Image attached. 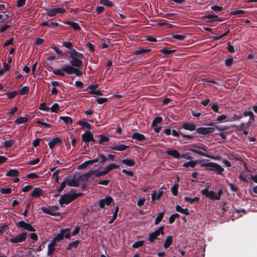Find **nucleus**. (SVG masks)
<instances>
[{"label":"nucleus","mask_w":257,"mask_h":257,"mask_svg":"<svg viewBox=\"0 0 257 257\" xmlns=\"http://www.w3.org/2000/svg\"><path fill=\"white\" fill-rule=\"evenodd\" d=\"M100 3L108 7H112L113 6L112 2L109 0H100Z\"/></svg>","instance_id":"43"},{"label":"nucleus","mask_w":257,"mask_h":257,"mask_svg":"<svg viewBox=\"0 0 257 257\" xmlns=\"http://www.w3.org/2000/svg\"><path fill=\"white\" fill-rule=\"evenodd\" d=\"M63 141L61 138L58 137H53L52 140L49 142L48 145L51 149H53L55 145L59 144H62Z\"/></svg>","instance_id":"13"},{"label":"nucleus","mask_w":257,"mask_h":257,"mask_svg":"<svg viewBox=\"0 0 257 257\" xmlns=\"http://www.w3.org/2000/svg\"><path fill=\"white\" fill-rule=\"evenodd\" d=\"M245 124L244 123H241L238 125H233V127H235L237 131H241L245 128Z\"/></svg>","instance_id":"52"},{"label":"nucleus","mask_w":257,"mask_h":257,"mask_svg":"<svg viewBox=\"0 0 257 257\" xmlns=\"http://www.w3.org/2000/svg\"><path fill=\"white\" fill-rule=\"evenodd\" d=\"M165 228L164 225H162L159 228L154 232H150L148 238V240L150 242H154V241L157 239V237L160 234L164 235L165 232L164 229Z\"/></svg>","instance_id":"8"},{"label":"nucleus","mask_w":257,"mask_h":257,"mask_svg":"<svg viewBox=\"0 0 257 257\" xmlns=\"http://www.w3.org/2000/svg\"><path fill=\"white\" fill-rule=\"evenodd\" d=\"M119 166L117 165H115L114 164H111L109 165H108L107 166H106L104 169L106 171V172L107 173V174H108L109 173V172L110 171H111V170L113 169H118L119 168Z\"/></svg>","instance_id":"36"},{"label":"nucleus","mask_w":257,"mask_h":257,"mask_svg":"<svg viewBox=\"0 0 257 257\" xmlns=\"http://www.w3.org/2000/svg\"><path fill=\"white\" fill-rule=\"evenodd\" d=\"M78 124L82 126L85 127L88 129H91V126L88 122L83 121V120H79L78 122Z\"/></svg>","instance_id":"40"},{"label":"nucleus","mask_w":257,"mask_h":257,"mask_svg":"<svg viewBox=\"0 0 257 257\" xmlns=\"http://www.w3.org/2000/svg\"><path fill=\"white\" fill-rule=\"evenodd\" d=\"M175 50H170L168 48H164L163 49L160 50V52L166 55H168L175 52Z\"/></svg>","instance_id":"37"},{"label":"nucleus","mask_w":257,"mask_h":257,"mask_svg":"<svg viewBox=\"0 0 257 257\" xmlns=\"http://www.w3.org/2000/svg\"><path fill=\"white\" fill-rule=\"evenodd\" d=\"M93 134L90 131H86L82 135V140L86 145L89 144Z\"/></svg>","instance_id":"16"},{"label":"nucleus","mask_w":257,"mask_h":257,"mask_svg":"<svg viewBox=\"0 0 257 257\" xmlns=\"http://www.w3.org/2000/svg\"><path fill=\"white\" fill-rule=\"evenodd\" d=\"M80 241L78 239L74 241L70 242L68 246L66 247V250H70L72 248H77L78 244H79Z\"/></svg>","instance_id":"26"},{"label":"nucleus","mask_w":257,"mask_h":257,"mask_svg":"<svg viewBox=\"0 0 257 257\" xmlns=\"http://www.w3.org/2000/svg\"><path fill=\"white\" fill-rule=\"evenodd\" d=\"M82 193H72L70 192L69 193H66L62 195L59 200V203L63 206L64 204H68L73 200L82 195Z\"/></svg>","instance_id":"5"},{"label":"nucleus","mask_w":257,"mask_h":257,"mask_svg":"<svg viewBox=\"0 0 257 257\" xmlns=\"http://www.w3.org/2000/svg\"><path fill=\"white\" fill-rule=\"evenodd\" d=\"M162 121V117L161 116H157L154 118L151 123V126L155 127L158 124L161 123Z\"/></svg>","instance_id":"34"},{"label":"nucleus","mask_w":257,"mask_h":257,"mask_svg":"<svg viewBox=\"0 0 257 257\" xmlns=\"http://www.w3.org/2000/svg\"><path fill=\"white\" fill-rule=\"evenodd\" d=\"M19 172L16 169H11L6 174L7 176L16 177L19 176Z\"/></svg>","instance_id":"30"},{"label":"nucleus","mask_w":257,"mask_h":257,"mask_svg":"<svg viewBox=\"0 0 257 257\" xmlns=\"http://www.w3.org/2000/svg\"><path fill=\"white\" fill-rule=\"evenodd\" d=\"M173 243V236L168 235L166 237L163 243V247L165 249H167Z\"/></svg>","instance_id":"22"},{"label":"nucleus","mask_w":257,"mask_h":257,"mask_svg":"<svg viewBox=\"0 0 257 257\" xmlns=\"http://www.w3.org/2000/svg\"><path fill=\"white\" fill-rule=\"evenodd\" d=\"M30 116L26 115V117L20 116L18 117L15 121V124H19L21 123H26L29 120Z\"/></svg>","instance_id":"24"},{"label":"nucleus","mask_w":257,"mask_h":257,"mask_svg":"<svg viewBox=\"0 0 257 257\" xmlns=\"http://www.w3.org/2000/svg\"><path fill=\"white\" fill-rule=\"evenodd\" d=\"M132 138L140 142H143L146 140V138L144 135L137 132L133 134Z\"/></svg>","instance_id":"23"},{"label":"nucleus","mask_w":257,"mask_h":257,"mask_svg":"<svg viewBox=\"0 0 257 257\" xmlns=\"http://www.w3.org/2000/svg\"><path fill=\"white\" fill-rule=\"evenodd\" d=\"M165 213V211L164 210L163 211L160 212L159 213L157 217L156 218L154 222L155 225H158L162 220L163 218L164 217V214Z\"/></svg>","instance_id":"33"},{"label":"nucleus","mask_w":257,"mask_h":257,"mask_svg":"<svg viewBox=\"0 0 257 257\" xmlns=\"http://www.w3.org/2000/svg\"><path fill=\"white\" fill-rule=\"evenodd\" d=\"M64 237L67 239L70 238V228H61L59 232L53 238L51 242L49 244L55 246L56 244L62 240Z\"/></svg>","instance_id":"4"},{"label":"nucleus","mask_w":257,"mask_h":257,"mask_svg":"<svg viewBox=\"0 0 257 257\" xmlns=\"http://www.w3.org/2000/svg\"><path fill=\"white\" fill-rule=\"evenodd\" d=\"M182 128L187 131H193L196 130V125L194 123L186 122L183 123L181 126L179 127L178 130H181Z\"/></svg>","instance_id":"15"},{"label":"nucleus","mask_w":257,"mask_h":257,"mask_svg":"<svg viewBox=\"0 0 257 257\" xmlns=\"http://www.w3.org/2000/svg\"><path fill=\"white\" fill-rule=\"evenodd\" d=\"M245 13V12L241 10L235 9L234 11H231L230 12V14L231 15H240L243 14Z\"/></svg>","instance_id":"56"},{"label":"nucleus","mask_w":257,"mask_h":257,"mask_svg":"<svg viewBox=\"0 0 257 257\" xmlns=\"http://www.w3.org/2000/svg\"><path fill=\"white\" fill-rule=\"evenodd\" d=\"M59 209V207L56 205L50 207V212L52 213V214L51 215L54 216H59L60 215V213L59 212H55L56 211L58 210Z\"/></svg>","instance_id":"32"},{"label":"nucleus","mask_w":257,"mask_h":257,"mask_svg":"<svg viewBox=\"0 0 257 257\" xmlns=\"http://www.w3.org/2000/svg\"><path fill=\"white\" fill-rule=\"evenodd\" d=\"M166 153L175 159H179L181 158V154L176 150L168 148L166 150Z\"/></svg>","instance_id":"14"},{"label":"nucleus","mask_w":257,"mask_h":257,"mask_svg":"<svg viewBox=\"0 0 257 257\" xmlns=\"http://www.w3.org/2000/svg\"><path fill=\"white\" fill-rule=\"evenodd\" d=\"M27 177L29 179H35L39 177V175L35 173H31L27 175Z\"/></svg>","instance_id":"59"},{"label":"nucleus","mask_w":257,"mask_h":257,"mask_svg":"<svg viewBox=\"0 0 257 257\" xmlns=\"http://www.w3.org/2000/svg\"><path fill=\"white\" fill-rule=\"evenodd\" d=\"M151 50V49L144 47H140L138 50L134 51L132 54L134 55H138L140 54L148 53L150 52Z\"/></svg>","instance_id":"21"},{"label":"nucleus","mask_w":257,"mask_h":257,"mask_svg":"<svg viewBox=\"0 0 257 257\" xmlns=\"http://www.w3.org/2000/svg\"><path fill=\"white\" fill-rule=\"evenodd\" d=\"M175 209L177 212H180L181 213H183V214L187 215H188L190 214L189 212V210L187 208H185V209L182 208L180 206H179L178 205H177L176 206Z\"/></svg>","instance_id":"27"},{"label":"nucleus","mask_w":257,"mask_h":257,"mask_svg":"<svg viewBox=\"0 0 257 257\" xmlns=\"http://www.w3.org/2000/svg\"><path fill=\"white\" fill-rule=\"evenodd\" d=\"M163 194V191L162 190H159L158 193L156 191L154 190L152 193V202H154L156 200H159Z\"/></svg>","instance_id":"17"},{"label":"nucleus","mask_w":257,"mask_h":257,"mask_svg":"<svg viewBox=\"0 0 257 257\" xmlns=\"http://www.w3.org/2000/svg\"><path fill=\"white\" fill-rule=\"evenodd\" d=\"M201 193L207 198L213 200H218L220 199L221 196L222 194L221 189H219L217 194H216L213 191H209L208 189L205 188L201 191Z\"/></svg>","instance_id":"6"},{"label":"nucleus","mask_w":257,"mask_h":257,"mask_svg":"<svg viewBox=\"0 0 257 257\" xmlns=\"http://www.w3.org/2000/svg\"><path fill=\"white\" fill-rule=\"evenodd\" d=\"M30 238L32 240V242H34L37 241L38 239V235L35 233H31L29 234Z\"/></svg>","instance_id":"62"},{"label":"nucleus","mask_w":257,"mask_h":257,"mask_svg":"<svg viewBox=\"0 0 257 257\" xmlns=\"http://www.w3.org/2000/svg\"><path fill=\"white\" fill-rule=\"evenodd\" d=\"M12 192V189L10 188H2L0 189V192L2 194H10Z\"/></svg>","instance_id":"58"},{"label":"nucleus","mask_w":257,"mask_h":257,"mask_svg":"<svg viewBox=\"0 0 257 257\" xmlns=\"http://www.w3.org/2000/svg\"><path fill=\"white\" fill-rule=\"evenodd\" d=\"M188 150L202 156L212 158V156L208 154L209 151L208 148L203 144H193L190 146Z\"/></svg>","instance_id":"3"},{"label":"nucleus","mask_w":257,"mask_h":257,"mask_svg":"<svg viewBox=\"0 0 257 257\" xmlns=\"http://www.w3.org/2000/svg\"><path fill=\"white\" fill-rule=\"evenodd\" d=\"M65 24L71 26L75 31L80 30L81 29V28L78 24L76 22L67 21L65 23Z\"/></svg>","instance_id":"31"},{"label":"nucleus","mask_w":257,"mask_h":257,"mask_svg":"<svg viewBox=\"0 0 257 257\" xmlns=\"http://www.w3.org/2000/svg\"><path fill=\"white\" fill-rule=\"evenodd\" d=\"M66 12L65 9L62 8H58L48 9L46 12V15L48 17H54L58 14H64Z\"/></svg>","instance_id":"10"},{"label":"nucleus","mask_w":257,"mask_h":257,"mask_svg":"<svg viewBox=\"0 0 257 257\" xmlns=\"http://www.w3.org/2000/svg\"><path fill=\"white\" fill-rule=\"evenodd\" d=\"M233 63V59L232 57L227 58L225 61L226 66L229 67L232 66Z\"/></svg>","instance_id":"50"},{"label":"nucleus","mask_w":257,"mask_h":257,"mask_svg":"<svg viewBox=\"0 0 257 257\" xmlns=\"http://www.w3.org/2000/svg\"><path fill=\"white\" fill-rule=\"evenodd\" d=\"M227 185L229 186L230 189L234 192L238 191L239 188L235 184L227 182Z\"/></svg>","instance_id":"42"},{"label":"nucleus","mask_w":257,"mask_h":257,"mask_svg":"<svg viewBox=\"0 0 257 257\" xmlns=\"http://www.w3.org/2000/svg\"><path fill=\"white\" fill-rule=\"evenodd\" d=\"M96 173V171L95 170H90L89 171H88L87 173H85V174H84L85 175V176H86V177L87 178V179L88 180V179L92 176V175H95V174Z\"/></svg>","instance_id":"64"},{"label":"nucleus","mask_w":257,"mask_h":257,"mask_svg":"<svg viewBox=\"0 0 257 257\" xmlns=\"http://www.w3.org/2000/svg\"><path fill=\"white\" fill-rule=\"evenodd\" d=\"M18 94V92L16 91H13L11 92H8L5 94V95H7V96L8 97L9 99H13L14 98L17 94Z\"/></svg>","instance_id":"48"},{"label":"nucleus","mask_w":257,"mask_h":257,"mask_svg":"<svg viewBox=\"0 0 257 257\" xmlns=\"http://www.w3.org/2000/svg\"><path fill=\"white\" fill-rule=\"evenodd\" d=\"M15 142V141L12 140H6L4 142V147L6 148H10L14 144Z\"/></svg>","instance_id":"45"},{"label":"nucleus","mask_w":257,"mask_h":257,"mask_svg":"<svg viewBox=\"0 0 257 257\" xmlns=\"http://www.w3.org/2000/svg\"><path fill=\"white\" fill-rule=\"evenodd\" d=\"M98 137L99 138L98 142L99 144H103L104 142H107L109 140V137L104 134L99 135Z\"/></svg>","instance_id":"29"},{"label":"nucleus","mask_w":257,"mask_h":257,"mask_svg":"<svg viewBox=\"0 0 257 257\" xmlns=\"http://www.w3.org/2000/svg\"><path fill=\"white\" fill-rule=\"evenodd\" d=\"M30 195L33 198H39L44 196V192L40 187H36L31 193Z\"/></svg>","instance_id":"12"},{"label":"nucleus","mask_w":257,"mask_h":257,"mask_svg":"<svg viewBox=\"0 0 257 257\" xmlns=\"http://www.w3.org/2000/svg\"><path fill=\"white\" fill-rule=\"evenodd\" d=\"M60 119L63 120L66 124H71L73 120L71 117L69 116H62L59 117Z\"/></svg>","instance_id":"35"},{"label":"nucleus","mask_w":257,"mask_h":257,"mask_svg":"<svg viewBox=\"0 0 257 257\" xmlns=\"http://www.w3.org/2000/svg\"><path fill=\"white\" fill-rule=\"evenodd\" d=\"M39 109L46 111H49L50 110V107H46V103L45 102H43L40 104L39 106Z\"/></svg>","instance_id":"60"},{"label":"nucleus","mask_w":257,"mask_h":257,"mask_svg":"<svg viewBox=\"0 0 257 257\" xmlns=\"http://www.w3.org/2000/svg\"><path fill=\"white\" fill-rule=\"evenodd\" d=\"M113 202V198L109 195L106 196L105 198L99 200L98 203H94L93 205L91 206V208H92L93 207H97L99 205V208L101 209H103L105 207V206H108L110 204Z\"/></svg>","instance_id":"7"},{"label":"nucleus","mask_w":257,"mask_h":257,"mask_svg":"<svg viewBox=\"0 0 257 257\" xmlns=\"http://www.w3.org/2000/svg\"><path fill=\"white\" fill-rule=\"evenodd\" d=\"M67 184V182L65 180H64L60 184L59 187L57 189V191L59 193H60L62 191V190L64 189L66 186V184Z\"/></svg>","instance_id":"54"},{"label":"nucleus","mask_w":257,"mask_h":257,"mask_svg":"<svg viewBox=\"0 0 257 257\" xmlns=\"http://www.w3.org/2000/svg\"><path fill=\"white\" fill-rule=\"evenodd\" d=\"M67 184L69 186L78 187L79 185L78 178L76 179L75 177H73L71 179H67Z\"/></svg>","instance_id":"20"},{"label":"nucleus","mask_w":257,"mask_h":257,"mask_svg":"<svg viewBox=\"0 0 257 257\" xmlns=\"http://www.w3.org/2000/svg\"><path fill=\"white\" fill-rule=\"evenodd\" d=\"M100 159L99 164L103 165L107 161V157L103 154H98Z\"/></svg>","instance_id":"41"},{"label":"nucleus","mask_w":257,"mask_h":257,"mask_svg":"<svg viewBox=\"0 0 257 257\" xmlns=\"http://www.w3.org/2000/svg\"><path fill=\"white\" fill-rule=\"evenodd\" d=\"M68 53L70 56V65H66L61 67V69H55L53 67H50V70L48 69L49 71H52L54 74L60 76H64V73L69 75L75 74L78 77L81 76L83 73L82 71L80 70L79 68H81L83 65L82 59L84 57L83 54L76 51L75 50H69Z\"/></svg>","instance_id":"1"},{"label":"nucleus","mask_w":257,"mask_h":257,"mask_svg":"<svg viewBox=\"0 0 257 257\" xmlns=\"http://www.w3.org/2000/svg\"><path fill=\"white\" fill-rule=\"evenodd\" d=\"M144 240H139L136 241L133 244L132 247L134 248H138L141 246H142L144 245Z\"/></svg>","instance_id":"44"},{"label":"nucleus","mask_w":257,"mask_h":257,"mask_svg":"<svg viewBox=\"0 0 257 257\" xmlns=\"http://www.w3.org/2000/svg\"><path fill=\"white\" fill-rule=\"evenodd\" d=\"M122 163L129 167H133L135 165V162L131 159H125L121 161Z\"/></svg>","instance_id":"28"},{"label":"nucleus","mask_w":257,"mask_h":257,"mask_svg":"<svg viewBox=\"0 0 257 257\" xmlns=\"http://www.w3.org/2000/svg\"><path fill=\"white\" fill-rule=\"evenodd\" d=\"M211 9L216 12H221L224 10L223 7H219L217 5H214L211 6Z\"/></svg>","instance_id":"57"},{"label":"nucleus","mask_w":257,"mask_h":257,"mask_svg":"<svg viewBox=\"0 0 257 257\" xmlns=\"http://www.w3.org/2000/svg\"><path fill=\"white\" fill-rule=\"evenodd\" d=\"M109 148L111 150H115V151H123L129 148L128 146H126L125 145L123 144H118L114 145L113 146H110Z\"/></svg>","instance_id":"19"},{"label":"nucleus","mask_w":257,"mask_h":257,"mask_svg":"<svg viewBox=\"0 0 257 257\" xmlns=\"http://www.w3.org/2000/svg\"><path fill=\"white\" fill-rule=\"evenodd\" d=\"M59 109V105L57 103H55L54 104H53V105L51 106V107L50 108V109H51V110L52 112H54L55 113L58 112Z\"/></svg>","instance_id":"49"},{"label":"nucleus","mask_w":257,"mask_h":257,"mask_svg":"<svg viewBox=\"0 0 257 257\" xmlns=\"http://www.w3.org/2000/svg\"><path fill=\"white\" fill-rule=\"evenodd\" d=\"M28 234L26 232H23V233L16 235L15 237H13L10 238V242L13 243H18L22 242L26 240Z\"/></svg>","instance_id":"9"},{"label":"nucleus","mask_w":257,"mask_h":257,"mask_svg":"<svg viewBox=\"0 0 257 257\" xmlns=\"http://www.w3.org/2000/svg\"><path fill=\"white\" fill-rule=\"evenodd\" d=\"M172 37L178 40L183 41L185 39L186 36L185 35L175 34L172 35Z\"/></svg>","instance_id":"47"},{"label":"nucleus","mask_w":257,"mask_h":257,"mask_svg":"<svg viewBox=\"0 0 257 257\" xmlns=\"http://www.w3.org/2000/svg\"><path fill=\"white\" fill-rule=\"evenodd\" d=\"M200 198L198 197H195L193 198H190L187 196H185L184 197V201L186 202H188L191 204H193L194 203H198L199 201Z\"/></svg>","instance_id":"25"},{"label":"nucleus","mask_w":257,"mask_h":257,"mask_svg":"<svg viewBox=\"0 0 257 257\" xmlns=\"http://www.w3.org/2000/svg\"><path fill=\"white\" fill-rule=\"evenodd\" d=\"M62 44L64 47L69 49V50H74L72 48L73 44L70 42H63Z\"/></svg>","instance_id":"53"},{"label":"nucleus","mask_w":257,"mask_h":257,"mask_svg":"<svg viewBox=\"0 0 257 257\" xmlns=\"http://www.w3.org/2000/svg\"><path fill=\"white\" fill-rule=\"evenodd\" d=\"M197 164H200V166L202 167H205V170L206 171H214L217 174L223 176V172L224 170V168L218 164L214 162L204 163L202 160H197L195 161L192 160L185 163L183 165V166L186 168H188L189 167L194 168Z\"/></svg>","instance_id":"2"},{"label":"nucleus","mask_w":257,"mask_h":257,"mask_svg":"<svg viewBox=\"0 0 257 257\" xmlns=\"http://www.w3.org/2000/svg\"><path fill=\"white\" fill-rule=\"evenodd\" d=\"M60 171L59 170H57L56 171H55L52 175V178L54 179V181L58 183V181L59 179V176L58 174L60 173Z\"/></svg>","instance_id":"46"},{"label":"nucleus","mask_w":257,"mask_h":257,"mask_svg":"<svg viewBox=\"0 0 257 257\" xmlns=\"http://www.w3.org/2000/svg\"><path fill=\"white\" fill-rule=\"evenodd\" d=\"M196 132L198 134L206 135L205 127H198L196 129Z\"/></svg>","instance_id":"61"},{"label":"nucleus","mask_w":257,"mask_h":257,"mask_svg":"<svg viewBox=\"0 0 257 257\" xmlns=\"http://www.w3.org/2000/svg\"><path fill=\"white\" fill-rule=\"evenodd\" d=\"M108 100V99L106 98H102V97H100V98H98L96 99V101L98 103V104H103L106 102H107Z\"/></svg>","instance_id":"63"},{"label":"nucleus","mask_w":257,"mask_h":257,"mask_svg":"<svg viewBox=\"0 0 257 257\" xmlns=\"http://www.w3.org/2000/svg\"><path fill=\"white\" fill-rule=\"evenodd\" d=\"M29 92V87L25 86L19 90V93L21 95L28 94Z\"/></svg>","instance_id":"39"},{"label":"nucleus","mask_w":257,"mask_h":257,"mask_svg":"<svg viewBox=\"0 0 257 257\" xmlns=\"http://www.w3.org/2000/svg\"><path fill=\"white\" fill-rule=\"evenodd\" d=\"M179 185L177 183H175L171 187V192L174 196H177L178 194Z\"/></svg>","instance_id":"38"},{"label":"nucleus","mask_w":257,"mask_h":257,"mask_svg":"<svg viewBox=\"0 0 257 257\" xmlns=\"http://www.w3.org/2000/svg\"><path fill=\"white\" fill-rule=\"evenodd\" d=\"M205 19H208L210 20L208 21V22L209 23H214L215 22H222V19L221 18H218V16L215 15H206L204 17Z\"/></svg>","instance_id":"18"},{"label":"nucleus","mask_w":257,"mask_h":257,"mask_svg":"<svg viewBox=\"0 0 257 257\" xmlns=\"http://www.w3.org/2000/svg\"><path fill=\"white\" fill-rule=\"evenodd\" d=\"M55 249V247L54 246H52L50 244L48 245V251L47 254L48 255H52Z\"/></svg>","instance_id":"51"},{"label":"nucleus","mask_w":257,"mask_h":257,"mask_svg":"<svg viewBox=\"0 0 257 257\" xmlns=\"http://www.w3.org/2000/svg\"><path fill=\"white\" fill-rule=\"evenodd\" d=\"M16 225L19 227L22 228L24 229L30 231H35V229L29 223H27L24 221H19Z\"/></svg>","instance_id":"11"},{"label":"nucleus","mask_w":257,"mask_h":257,"mask_svg":"<svg viewBox=\"0 0 257 257\" xmlns=\"http://www.w3.org/2000/svg\"><path fill=\"white\" fill-rule=\"evenodd\" d=\"M36 123L38 124H40V125H43L45 127H47V128H50L52 127V125L50 124H49L47 122H45L44 121H43L42 120H38L36 121Z\"/></svg>","instance_id":"55"}]
</instances>
